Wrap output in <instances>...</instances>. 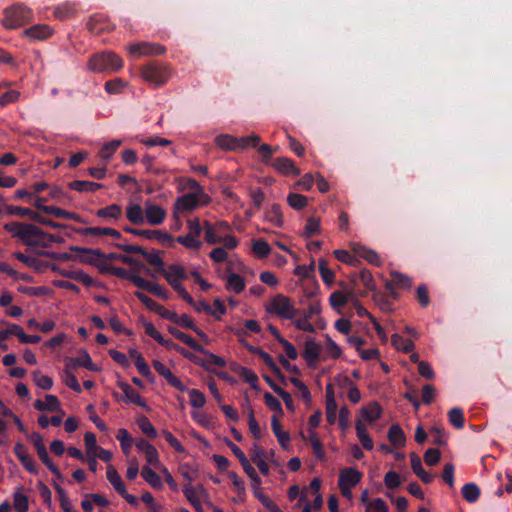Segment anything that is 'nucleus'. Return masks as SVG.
<instances>
[{
  "instance_id": "nucleus-36",
  "label": "nucleus",
  "mask_w": 512,
  "mask_h": 512,
  "mask_svg": "<svg viewBox=\"0 0 512 512\" xmlns=\"http://www.w3.org/2000/svg\"><path fill=\"white\" fill-rule=\"evenodd\" d=\"M353 251L354 253L365 259L366 261H368L370 264H373V265H376V266H379L380 265V258H379V255L373 251V250H370V249H367L366 247L364 246H361V245H355V247L353 248Z\"/></svg>"
},
{
  "instance_id": "nucleus-21",
  "label": "nucleus",
  "mask_w": 512,
  "mask_h": 512,
  "mask_svg": "<svg viewBox=\"0 0 512 512\" xmlns=\"http://www.w3.org/2000/svg\"><path fill=\"white\" fill-rule=\"evenodd\" d=\"M138 450L143 452L146 456V461L150 465H157L159 463V454L157 449L145 439H140L136 442Z\"/></svg>"
},
{
  "instance_id": "nucleus-28",
  "label": "nucleus",
  "mask_w": 512,
  "mask_h": 512,
  "mask_svg": "<svg viewBox=\"0 0 512 512\" xmlns=\"http://www.w3.org/2000/svg\"><path fill=\"white\" fill-rule=\"evenodd\" d=\"M43 213L53 215L57 218H63L68 220H73L80 223H85V221L81 218V216L74 212H69L59 207L49 206L48 208H43Z\"/></svg>"
},
{
  "instance_id": "nucleus-62",
  "label": "nucleus",
  "mask_w": 512,
  "mask_h": 512,
  "mask_svg": "<svg viewBox=\"0 0 512 512\" xmlns=\"http://www.w3.org/2000/svg\"><path fill=\"white\" fill-rule=\"evenodd\" d=\"M185 392H188V395L190 397V404L195 407V408H201L205 405L206 403V398H205V395L197 390V389H187L186 388V391Z\"/></svg>"
},
{
  "instance_id": "nucleus-2",
  "label": "nucleus",
  "mask_w": 512,
  "mask_h": 512,
  "mask_svg": "<svg viewBox=\"0 0 512 512\" xmlns=\"http://www.w3.org/2000/svg\"><path fill=\"white\" fill-rule=\"evenodd\" d=\"M141 78L150 85H164L170 77L169 66L163 62L152 60L140 68Z\"/></svg>"
},
{
  "instance_id": "nucleus-48",
  "label": "nucleus",
  "mask_w": 512,
  "mask_h": 512,
  "mask_svg": "<svg viewBox=\"0 0 512 512\" xmlns=\"http://www.w3.org/2000/svg\"><path fill=\"white\" fill-rule=\"evenodd\" d=\"M226 288L234 291L236 294H240L245 289V282L240 275L231 273L227 277Z\"/></svg>"
},
{
  "instance_id": "nucleus-55",
  "label": "nucleus",
  "mask_w": 512,
  "mask_h": 512,
  "mask_svg": "<svg viewBox=\"0 0 512 512\" xmlns=\"http://www.w3.org/2000/svg\"><path fill=\"white\" fill-rule=\"evenodd\" d=\"M143 257L151 266L157 268L158 273L164 272V261L160 257L158 251L148 252L145 250Z\"/></svg>"
},
{
  "instance_id": "nucleus-7",
  "label": "nucleus",
  "mask_w": 512,
  "mask_h": 512,
  "mask_svg": "<svg viewBox=\"0 0 512 512\" xmlns=\"http://www.w3.org/2000/svg\"><path fill=\"white\" fill-rule=\"evenodd\" d=\"M123 230L126 233H130L134 236H139L148 240L157 241L158 243L167 247H171L174 242V237L170 233L161 230L136 229L130 226H124Z\"/></svg>"
},
{
  "instance_id": "nucleus-17",
  "label": "nucleus",
  "mask_w": 512,
  "mask_h": 512,
  "mask_svg": "<svg viewBox=\"0 0 512 512\" xmlns=\"http://www.w3.org/2000/svg\"><path fill=\"white\" fill-rule=\"evenodd\" d=\"M52 270L59 273L63 277L81 282L86 286H91L94 283L93 279L88 274L84 273L82 270L60 269L56 265H52Z\"/></svg>"
},
{
  "instance_id": "nucleus-10",
  "label": "nucleus",
  "mask_w": 512,
  "mask_h": 512,
  "mask_svg": "<svg viewBox=\"0 0 512 512\" xmlns=\"http://www.w3.org/2000/svg\"><path fill=\"white\" fill-rule=\"evenodd\" d=\"M78 357H68L65 360V366L67 369L74 370L78 367H84L89 371H98L96 364L92 362L89 353L86 350H81Z\"/></svg>"
},
{
  "instance_id": "nucleus-27",
  "label": "nucleus",
  "mask_w": 512,
  "mask_h": 512,
  "mask_svg": "<svg viewBox=\"0 0 512 512\" xmlns=\"http://www.w3.org/2000/svg\"><path fill=\"white\" fill-rule=\"evenodd\" d=\"M107 260H116V261H120L126 265H129L131 267H135L137 269H145L146 272L150 274V270L145 268V266L142 262H140L136 258L129 256V255L118 254V253H109V254H106V257H105L106 262H107Z\"/></svg>"
},
{
  "instance_id": "nucleus-56",
  "label": "nucleus",
  "mask_w": 512,
  "mask_h": 512,
  "mask_svg": "<svg viewBox=\"0 0 512 512\" xmlns=\"http://www.w3.org/2000/svg\"><path fill=\"white\" fill-rule=\"evenodd\" d=\"M319 273L325 284L331 285L334 282V272L328 267L326 259L319 260Z\"/></svg>"
},
{
  "instance_id": "nucleus-64",
  "label": "nucleus",
  "mask_w": 512,
  "mask_h": 512,
  "mask_svg": "<svg viewBox=\"0 0 512 512\" xmlns=\"http://www.w3.org/2000/svg\"><path fill=\"white\" fill-rule=\"evenodd\" d=\"M366 512H389V508L382 498H376L367 505Z\"/></svg>"
},
{
  "instance_id": "nucleus-22",
  "label": "nucleus",
  "mask_w": 512,
  "mask_h": 512,
  "mask_svg": "<svg viewBox=\"0 0 512 512\" xmlns=\"http://www.w3.org/2000/svg\"><path fill=\"white\" fill-rule=\"evenodd\" d=\"M411 468L413 472L421 479L425 484H430L434 480V475L424 470L420 457L416 453L410 454Z\"/></svg>"
},
{
  "instance_id": "nucleus-34",
  "label": "nucleus",
  "mask_w": 512,
  "mask_h": 512,
  "mask_svg": "<svg viewBox=\"0 0 512 512\" xmlns=\"http://www.w3.org/2000/svg\"><path fill=\"white\" fill-rule=\"evenodd\" d=\"M354 300V293L348 292L347 294L341 291H335L330 295L329 302L333 309H339L346 305L349 301Z\"/></svg>"
},
{
  "instance_id": "nucleus-32",
  "label": "nucleus",
  "mask_w": 512,
  "mask_h": 512,
  "mask_svg": "<svg viewBox=\"0 0 512 512\" xmlns=\"http://www.w3.org/2000/svg\"><path fill=\"white\" fill-rule=\"evenodd\" d=\"M360 413L365 421L371 423L380 419L382 415V408L379 403L372 402L368 406L362 407Z\"/></svg>"
},
{
  "instance_id": "nucleus-30",
  "label": "nucleus",
  "mask_w": 512,
  "mask_h": 512,
  "mask_svg": "<svg viewBox=\"0 0 512 512\" xmlns=\"http://www.w3.org/2000/svg\"><path fill=\"white\" fill-rule=\"evenodd\" d=\"M126 217L134 225L145 223V212L139 204H130L126 209Z\"/></svg>"
},
{
  "instance_id": "nucleus-3",
  "label": "nucleus",
  "mask_w": 512,
  "mask_h": 512,
  "mask_svg": "<svg viewBox=\"0 0 512 512\" xmlns=\"http://www.w3.org/2000/svg\"><path fill=\"white\" fill-rule=\"evenodd\" d=\"M32 18V10L22 3H17L4 10L2 24L7 29H16L29 23Z\"/></svg>"
},
{
  "instance_id": "nucleus-20",
  "label": "nucleus",
  "mask_w": 512,
  "mask_h": 512,
  "mask_svg": "<svg viewBox=\"0 0 512 512\" xmlns=\"http://www.w3.org/2000/svg\"><path fill=\"white\" fill-rule=\"evenodd\" d=\"M53 33L47 24H36L24 30V35L34 40H45Z\"/></svg>"
},
{
  "instance_id": "nucleus-11",
  "label": "nucleus",
  "mask_w": 512,
  "mask_h": 512,
  "mask_svg": "<svg viewBox=\"0 0 512 512\" xmlns=\"http://www.w3.org/2000/svg\"><path fill=\"white\" fill-rule=\"evenodd\" d=\"M14 453L18 460L21 462L23 467L31 474H38L39 469L35 462V460L32 458V456L28 453V450L26 446L22 443H16L14 446Z\"/></svg>"
},
{
  "instance_id": "nucleus-60",
  "label": "nucleus",
  "mask_w": 512,
  "mask_h": 512,
  "mask_svg": "<svg viewBox=\"0 0 512 512\" xmlns=\"http://www.w3.org/2000/svg\"><path fill=\"white\" fill-rule=\"evenodd\" d=\"M84 443L86 447V452L88 456H96V453L99 450V446H97L96 436L92 432H87L84 435Z\"/></svg>"
},
{
  "instance_id": "nucleus-45",
  "label": "nucleus",
  "mask_w": 512,
  "mask_h": 512,
  "mask_svg": "<svg viewBox=\"0 0 512 512\" xmlns=\"http://www.w3.org/2000/svg\"><path fill=\"white\" fill-rule=\"evenodd\" d=\"M266 219L273 223L277 227H282L283 225V213L281 211V206L279 204H273L267 211H266Z\"/></svg>"
},
{
  "instance_id": "nucleus-44",
  "label": "nucleus",
  "mask_w": 512,
  "mask_h": 512,
  "mask_svg": "<svg viewBox=\"0 0 512 512\" xmlns=\"http://www.w3.org/2000/svg\"><path fill=\"white\" fill-rule=\"evenodd\" d=\"M391 343L394 348L404 353H410L415 348V345L411 340L405 339L399 334H393L391 336Z\"/></svg>"
},
{
  "instance_id": "nucleus-51",
  "label": "nucleus",
  "mask_w": 512,
  "mask_h": 512,
  "mask_svg": "<svg viewBox=\"0 0 512 512\" xmlns=\"http://www.w3.org/2000/svg\"><path fill=\"white\" fill-rule=\"evenodd\" d=\"M448 419L452 426L456 429H462L464 427V412L459 407H454L448 412Z\"/></svg>"
},
{
  "instance_id": "nucleus-5",
  "label": "nucleus",
  "mask_w": 512,
  "mask_h": 512,
  "mask_svg": "<svg viewBox=\"0 0 512 512\" xmlns=\"http://www.w3.org/2000/svg\"><path fill=\"white\" fill-rule=\"evenodd\" d=\"M267 311L277 315L279 318L288 320L294 319L299 314V311L294 308L290 299L283 294H277L271 299Z\"/></svg>"
},
{
  "instance_id": "nucleus-47",
  "label": "nucleus",
  "mask_w": 512,
  "mask_h": 512,
  "mask_svg": "<svg viewBox=\"0 0 512 512\" xmlns=\"http://www.w3.org/2000/svg\"><path fill=\"white\" fill-rule=\"evenodd\" d=\"M137 425L148 438L155 439L158 436L157 430L146 416L139 417L137 419Z\"/></svg>"
},
{
  "instance_id": "nucleus-14",
  "label": "nucleus",
  "mask_w": 512,
  "mask_h": 512,
  "mask_svg": "<svg viewBox=\"0 0 512 512\" xmlns=\"http://www.w3.org/2000/svg\"><path fill=\"white\" fill-rule=\"evenodd\" d=\"M271 166L285 176H298L300 170L294 165V162L287 157H278L271 162Z\"/></svg>"
},
{
  "instance_id": "nucleus-42",
  "label": "nucleus",
  "mask_w": 512,
  "mask_h": 512,
  "mask_svg": "<svg viewBox=\"0 0 512 512\" xmlns=\"http://www.w3.org/2000/svg\"><path fill=\"white\" fill-rule=\"evenodd\" d=\"M355 429H356L357 437H358L359 441L361 442L362 446L364 447V449L372 450L374 447L373 440L369 436L365 426L363 425V423L360 420H358L356 422Z\"/></svg>"
},
{
  "instance_id": "nucleus-31",
  "label": "nucleus",
  "mask_w": 512,
  "mask_h": 512,
  "mask_svg": "<svg viewBox=\"0 0 512 512\" xmlns=\"http://www.w3.org/2000/svg\"><path fill=\"white\" fill-rule=\"evenodd\" d=\"M388 439L390 443L396 448L403 447L406 442L404 431L398 424H393L390 426L388 431Z\"/></svg>"
},
{
  "instance_id": "nucleus-39",
  "label": "nucleus",
  "mask_w": 512,
  "mask_h": 512,
  "mask_svg": "<svg viewBox=\"0 0 512 512\" xmlns=\"http://www.w3.org/2000/svg\"><path fill=\"white\" fill-rule=\"evenodd\" d=\"M165 279L168 281V279L172 280H185L187 278V274L180 264H171L168 269L166 270L164 268V272H160Z\"/></svg>"
},
{
  "instance_id": "nucleus-6",
  "label": "nucleus",
  "mask_w": 512,
  "mask_h": 512,
  "mask_svg": "<svg viewBox=\"0 0 512 512\" xmlns=\"http://www.w3.org/2000/svg\"><path fill=\"white\" fill-rule=\"evenodd\" d=\"M70 251L77 253V255L75 256V260H78L79 262L84 264L93 265L97 267L99 270L100 268H104V265L106 263V254L103 253L101 250L84 248L79 246H71Z\"/></svg>"
},
{
  "instance_id": "nucleus-19",
  "label": "nucleus",
  "mask_w": 512,
  "mask_h": 512,
  "mask_svg": "<svg viewBox=\"0 0 512 512\" xmlns=\"http://www.w3.org/2000/svg\"><path fill=\"white\" fill-rule=\"evenodd\" d=\"M362 478V473L355 468H344L340 471L338 486L348 485L355 487Z\"/></svg>"
},
{
  "instance_id": "nucleus-50",
  "label": "nucleus",
  "mask_w": 512,
  "mask_h": 512,
  "mask_svg": "<svg viewBox=\"0 0 512 512\" xmlns=\"http://www.w3.org/2000/svg\"><path fill=\"white\" fill-rule=\"evenodd\" d=\"M76 14V8L71 3H64L57 6L54 10V15L56 18L63 20L74 17Z\"/></svg>"
},
{
  "instance_id": "nucleus-57",
  "label": "nucleus",
  "mask_w": 512,
  "mask_h": 512,
  "mask_svg": "<svg viewBox=\"0 0 512 512\" xmlns=\"http://www.w3.org/2000/svg\"><path fill=\"white\" fill-rule=\"evenodd\" d=\"M13 499H14L13 505L17 512H28L29 500H28V497L24 493H22L20 491L15 492L13 495Z\"/></svg>"
},
{
  "instance_id": "nucleus-13",
  "label": "nucleus",
  "mask_w": 512,
  "mask_h": 512,
  "mask_svg": "<svg viewBox=\"0 0 512 512\" xmlns=\"http://www.w3.org/2000/svg\"><path fill=\"white\" fill-rule=\"evenodd\" d=\"M412 286V279L403 273L393 271L391 272V280L386 283V289L393 297H397L395 287L400 289H409Z\"/></svg>"
},
{
  "instance_id": "nucleus-33",
  "label": "nucleus",
  "mask_w": 512,
  "mask_h": 512,
  "mask_svg": "<svg viewBox=\"0 0 512 512\" xmlns=\"http://www.w3.org/2000/svg\"><path fill=\"white\" fill-rule=\"evenodd\" d=\"M68 186L70 189L74 191L91 193H94L103 187V185L100 183L84 180H74L70 182Z\"/></svg>"
},
{
  "instance_id": "nucleus-54",
  "label": "nucleus",
  "mask_w": 512,
  "mask_h": 512,
  "mask_svg": "<svg viewBox=\"0 0 512 512\" xmlns=\"http://www.w3.org/2000/svg\"><path fill=\"white\" fill-rule=\"evenodd\" d=\"M205 241L208 244H217L222 241V236L216 231V228L210 222L204 223Z\"/></svg>"
},
{
  "instance_id": "nucleus-18",
  "label": "nucleus",
  "mask_w": 512,
  "mask_h": 512,
  "mask_svg": "<svg viewBox=\"0 0 512 512\" xmlns=\"http://www.w3.org/2000/svg\"><path fill=\"white\" fill-rule=\"evenodd\" d=\"M321 352L320 344L316 343L314 339H308L305 342L303 358L305 359L308 366H314L319 360Z\"/></svg>"
},
{
  "instance_id": "nucleus-61",
  "label": "nucleus",
  "mask_w": 512,
  "mask_h": 512,
  "mask_svg": "<svg viewBox=\"0 0 512 512\" xmlns=\"http://www.w3.org/2000/svg\"><path fill=\"white\" fill-rule=\"evenodd\" d=\"M32 378L35 384L43 390H50L53 386V380L51 377L42 375L40 371H34Z\"/></svg>"
},
{
  "instance_id": "nucleus-38",
  "label": "nucleus",
  "mask_w": 512,
  "mask_h": 512,
  "mask_svg": "<svg viewBox=\"0 0 512 512\" xmlns=\"http://www.w3.org/2000/svg\"><path fill=\"white\" fill-rule=\"evenodd\" d=\"M215 143L224 150H239V138L231 135H219L215 138Z\"/></svg>"
},
{
  "instance_id": "nucleus-4",
  "label": "nucleus",
  "mask_w": 512,
  "mask_h": 512,
  "mask_svg": "<svg viewBox=\"0 0 512 512\" xmlns=\"http://www.w3.org/2000/svg\"><path fill=\"white\" fill-rule=\"evenodd\" d=\"M122 66V59L117 54L110 51H104L92 55L87 63L88 69L95 73L118 70Z\"/></svg>"
},
{
  "instance_id": "nucleus-43",
  "label": "nucleus",
  "mask_w": 512,
  "mask_h": 512,
  "mask_svg": "<svg viewBox=\"0 0 512 512\" xmlns=\"http://www.w3.org/2000/svg\"><path fill=\"white\" fill-rule=\"evenodd\" d=\"M36 452L41 462L49 469V471L58 479H62V474L58 467L51 460L46 447L36 450Z\"/></svg>"
},
{
  "instance_id": "nucleus-49",
  "label": "nucleus",
  "mask_w": 512,
  "mask_h": 512,
  "mask_svg": "<svg viewBox=\"0 0 512 512\" xmlns=\"http://www.w3.org/2000/svg\"><path fill=\"white\" fill-rule=\"evenodd\" d=\"M308 441L313 449L315 457L317 459H323L325 456V453L323 450V444L320 441L318 434L316 432H314L313 430H309Z\"/></svg>"
},
{
  "instance_id": "nucleus-24",
  "label": "nucleus",
  "mask_w": 512,
  "mask_h": 512,
  "mask_svg": "<svg viewBox=\"0 0 512 512\" xmlns=\"http://www.w3.org/2000/svg\"><path fill=\"white\" fill-rule=\"evenodd\" d=\"M199 353L203 354L205 356V359H201L200 366L205 368L206 370H211V366H218V367H225L226 361L224 358L211 353L210 351L206 350L202 346V351H198Z\"/></svg>"
},
{
  "instance_id": "nucleus-53",
  "label": "nucleus",
  "mask_w": 512,
  "mask_h": 512,
  "mask_svg": "<svg viewBox=\"0 0 512 512\" xmlns=\"http://www.w3.org/2000/svg\"><path fill=\"white\" fill-rule=\"evenodd\" d=\"M258 356L270 368V370L272 371V373L275 376L280 378L282 381L286 380V378H285L284 374L281 372L280 368L276 365V363L274 362L273 358L266 351H264L262 349Z\"/></svg>"
},
{
  "instance_id": "nucleus-52",
  "label": "nucleus",
  "mask_w": 512,
  "mask_h": 512,
  "mask_svg": "<svg viewBox=\"0 0 512 512\" xmlns=\"http://www.w3.org/2000/svg\"><path fill=\"white\" fill-rule=\"evenodd\" d=\"M104 21L105 17L103 15L95 14L89 18L86 27L92 33L98 34L106 28Z\"/></svg>"
},
{
  "instance_id": "nucleus-63",
  "label": "nucleus",
  "mask_w": 512,
  "mask_h": 512,
  "mask_svg": "<svg viewBox=\"0 0 512 512\" xmlns=\"http://www.w3.org/2000/svg\"><path fill=\"white\" fill-rule=\"evenodd\" d=\"M252 249L254 254L259 258H265L271 252L269 244L262 239L254 241Z\"/></svg>"
},
{
  "instance_id": "nucleus-9",
  "label": "nucleus",
  "mask_w": 512,
  "mask_h": 512,
  "mask_svg": "<svg viewBox=\"0 0 512 512\" xmlns=\"http://www.w3.org/2000/svg\"><path fill=\"white\" fill-rule=\"evenodd\" d=\"M128 51L133 57L159 56L166 52L163 45L152 42H137L128 46Z\"/></svg>"
},
{
  "instance_id": "nucleus-16",
  "label": "nucleus",
  "mask_w": 512,
  "mask_h": 512,
  "mask_svg": "<svg viewBox=\"0 0 512 512\" xmlns=\"http://www.w3.org/2000/svg\"><path fill=\"white\" fill-rule=\"evenodd\" d=\"M74 231L83 236H111L115 239L121 238V233L109 227H86L76 228Z\"/></svg>"
},
{
  "instance_id": "nucleus-12",
  "label": "nucleus",
  "mask_w": 512,
  "mask_h": 512,
  "mask_svg": "<svg viewBox=\"0 0 512 512\" xmlns=\"http://www.w3.org/2000/svg\"><path fill=\"white\" fill-rule=\"evenodd\" d=\"M153 368L167 383L178 391H186V386L159 360L153 361Z\"/></svg>"
},
{
  "instance_id": "nucleus-1",
  "label": "nucleus",
  "mask_w": 512,
  "mask_h": 512,
  "mask_svg": "<svg viewBox=\"0 0 512 512\" xmlns=\"http://www.w3.org/2000/svg\"><path fill=\"white\" fill-rule=\"evenodd\" d=\"M4 229L9 232L13 238L20 239L27 246H38L39 242L33 240V238L46 235V232L37 226L24 222L6 223Z\"/></svg>"
},
{
  "instance_id": "nucleus-25",
  "label": "nucleus",
  "mask_w": 512,
  "mask_h": 512,
  "mask_svg": "<svg viewBox=\"0 0 512 512\" xmlns=\"http://www.w3.org/2000/svg\"><path fill=\"white\" fill-rule=\"evenodd\" d=\"M166 216V212L158 205H150L145 209V221L151 225L161 224Z\"/></svg>"
},
{
  "instance_id": "nucleus-59",
  "label": "nucleus",
  "mask_w": 512,
  "mask_h": 512,
  "mask_svg": "<svg viewBox=\"0 0 512 512\" xmlns=\"http://www.w3.org/2000/svg\"><path fill=\"white\" fill-rule=\"evenodd\" d=\"M320 232V219L315 217H310L307 219L305 229L303 232V236L306 238H310L313 235H316Z\"/></svg>"
},
{
  "instance_id": "nucleus-15",
  "label": "nucleus",
  "mask_w": 512,
  "mask_h": 512,
  "mask_svg": "<svg viewBox=\"0 0 512 512\" xmlns=\"http://www.w3.org/2000/svg\"><path fill=\"white\" fill-rule=\"evenodd\" d=\"M123 211L119 204H111L96 211V216L110 224H115L122 218Z\"/></svg>"
},
{
  "instance_id": "nucleus-8",
  "label": "nucleus",
  "mask_w": 512,
  "mask_h": 512,
  "mask_svg": "<svg viewBox=\"0 0 512 512\" xmlns=\"http://www.w3.org/2000/svg\"><path fill=\"white\" fill-rule=\"evenodd\" d=\"M210 200V197L205 192L187 193L177 198L175 208L182 211H192L199 205L209 204Z\"/></svg>"
},
{
  "instance_id": "nucleus-35",
  "label": "nucleus",
  "mask_w": 512,
  "mask_h": 512,
  "mask_svg": "<svg viewBox=\"0 0 512 512\" xmlns=\"http://www.w3.org/2000/svg\"><path fill=\"white\" fill-rule=\"evenodd\" d=\"M108 481L118 494H124L126 486L114 466L109 465L106 473Z\"/></svg>"
},
{
  "instance_id": "nucleus-41",
  "label": "nucleus",
  "mask_w": 512,
  "mask_h": 512,
  "mask_svg": "<svg viewBox=\"0 0 512 512\" xmlns=\"http://www.w3.org/2000/svg\"><path fill=\"white\" fill-rule=\"evenodd\" d=\"M234 372L238 373L239 376L248 383L253 389L258 390V376L251 369L243 366H237Z\"/></svg>"
},
{
  "instance_id": "nucleus-37",
  "label": "nucleus",
  "mask_w": 512,
  "mask_h": 512,
  "mask_svg": "<svg viewBox=\"0 0 512 512\" xmlns=\"http://www.w3.org/2000/svg\"><path fill=\"white\" fill-rule=\"evenodd\" d=\"M141 476L154 489L163 488V483L160 476L150 467L144 466L141 471Z\"/></svg>"
},
{
  "instance_id": "nucleus-46",
  "label": "nucleus",
  "mask_w": 512,
  "mask_h": 512,
  "mask_svg": "<svg viewBox=\"0 0 512 512\" xmlns=\"http://www.w3.org/2000/svg\"><path fill=\"white\" fill-rule=\"evenodd\" d=\"M116 438L120 442L123 453L128 455L133 445V438L130 433L125 428H121L118 430Z\"/></svg>"
},
{
  "instance_id": "nucleus-29",
  "label": "nucleus",
  "mask_w": 512,
  "mask_h": 512,
  "mask_svg": "<svg viewBox=\"0 0 512 512\" xmlns=\"http://www.w3.org/2000/svg\"><path fill=\"white\" fill-rule=\"evenodd\" d=\"M168 331L171 335H173L176 339L180 340L181 342L185 343L187 346H189L194 351H202V345H200L193 337L190 335L180 331L179 329L169 326Z\"/></svg>"
},
{
  "instance_id": "nucleus-26",
  "label": "nucleus",
  "mask_w": 512,
  "mask_h": 512,
  "mask_svg": "<svg viewBox=\"0 0 512 512\" xmlns=\"http://www.w3.org/2000/svg\"><path fill=\"white\" fill-rule=\"evenodd\" d=\"M271 428H272V431H273L274 435L276 436L280 446L283 449H287L288 444L291 439L290 435L288 432L282 430L281 423L278 420L277 416H275V415L272 416V419H271Z\"/></svg>"
},
{
  "instance_id": "nucleus-58",
  "label": "nucleus",
  "mask_w": 512,
  "mask_h": 512,
  "mask_svg": "<svg viewBox=\"0 0 512 512\" xmlns=\"http://www.w3.org/2000/svg\"><path fill=\"white\" fill-rule=\"evenodd\" d=\"M287 202L293 209L301 210L307 205L308 198L298 193H290L287 197Z\"/></svg>"
},
{
  "instance_id": "nucleus-23",
  "label": "nucleus",
  "mask_w": 512,
  "mask_h": 512,
  "mask_svg": "<svg viewBox=\"0 0 512 512\" xmlns=\"http://www.w3.org/2000/svg\"><path fill=\"white\" fill-rule=\"evenodd\" d=\"M118 386L122 390L127 402L133 403L143 408L147 407L145 399L129 384L120 382Z\"/></svg>"
},
{
  "instance_id": "nucleus-40",
  "label": "nucleus",
  "mask_w": 512,
  "mask_h": 512,
  "mask_svg": "<svg viewBox=\"0 0 512 512\" xmlns=\"http://www.w3.org/2000/svg\"><path fill=\"white\" fill-rule=\"evenodd\" d=\"M462 497L469 503H475L481 494L480 488L473 482L466 483L461 489Z\"/></svg>"
}]
</instances>
